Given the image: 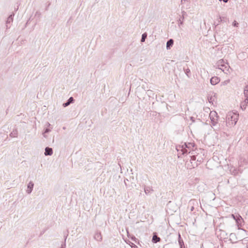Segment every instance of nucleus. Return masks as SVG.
Listing matches in <instances>:
<instances>
[{"instance_id": "obj_1", "label": "nucleus", "mask_w": 248, "mask_h": 248, "mask_svg": "<svg viewBox=\"0 0 248 248\" xmlns=\"http://www.w3.org/2000/svg\"><path fill=\"white\" fill-rule=\"evenodd\" d=\"M193 144L192 143H185L182 145H179L176 147V149L178 152V157H180L181 155H184L185 154H186L188 152L189 154L191 153L190 151V148L191 147H193Z\"/></svg>"}, {"instance_id": "obj_10", "label": "nucleus", "mask_w": 248, "mask_h": 248, "mask_svg": "<svg viewBox=\"0 0 248 248\" xmlns=\"http://www.w3.org/2000/svg\"><path fill=\"white\" fill-rule=\"evenodd\" d=\"M44 154L46 156L51 155L53 154V150L51 148L46 147L45 150Z\"/></svg>"}, {"instance_id": "obj_25", "label": "nucleus", "mask_w": 248, "mask_h": 248, "mask_svg": "<svg viewBox=\"0 0 248 248\" xmlns=\"http://www.w3.org/2000/svg\"><path fill=\"white\" fill-rule=\"evenodd\" d=\"M151 190V187L150 186H147L144 187V192L146 194H149Z\"/></svg>"}, {"instance_id": "obj_16", "label": "nucleus", "mask_w": 248, "mask_h": 248, "mask_svg": "<svg viewBox=\"0 0 248 248\" xmlns=\"http://www.w3.org/2000/svg\"><path fill=\"white\" fill-rule=\"evenodd\" d=\"M213 94H214L213 96H211L210 97H208V101L210 103H212V104L213 103V102L216 101V100H217L216 93H213Z\"/></svg>"}, {"instance_id": "obj_17", "label": "nucleus", "mask_w": 248, "mask_h": 248, "mask_svg": "<svg viewBox=\"0 0 248 248\" xmlns=\"http://www.w3.org/2000/svg\"><path fill=\"white\" fill-rule=\"evenodd\" d=\"M178 243L180 245V248H185L184 246V243L183 242V239H182L181 237V235L180 233H179L178 236Z\"/></svg>"}, {"instance_id": "obj_12", "label": "nucleus", "mask_w": 248, "mask_h": 248, "mask_svg": "<svg viewBox=\"0 0 248 248\" xmlns=\"http://www.w3.org/2000/svg\"><path fill=\"white\" fill-rule=\"evenodd\" d=\"M174 43V41L172 39H169L166 44V48L169 50L171 48Z\"/></svg>"}, {"instance_id": "obj_37", "label": "nucleus", "mask_w": 248, "mask_h": 248, "mask_svg": "<svg viewBox=\"0 0 248 248\" xmlns=\"http://www.w3.org/2000/svg\"><path fill=\"white\" fill-rule=\"evenodd\" d=\"M194 206H192V207H191V208H190V211H193L194 210Z\"/></svg>"}, {"instance_id": "obj_33", "label": "nucleus", "mask_w": 248, "mask_h": 248, "mask_svg": "<svg viewBox=\"0 0 248 248\" xmlns=\"http://www.w3.org/2000/svg\"><path fill=\"white\" fill-rule=\"evenodd\" d=\"M189 1V0H181V3H183V2H188Z\"/></svg>"}, {"instance_id": "obj_31", "label": "nucleus", "mask_w": 248, "mask_h": 248, "mask_svg": "<svg viewBox=\"0 0 248 248\" xmlns=\"http://www.w3.org/2000/svg\"><path fill=\"white\" fill-rule=\"evenodd\" d=\"M152 92V91L151 90H149L147 91L146 93L149 96H150Z\"/></svg>"}, {"instance_id": "obj_39", "label": "nucleus", "mask_w": 248, "mask_h": 248, "mask_svg": "<svg viewBox=\"0 0 248 248\" xmlns=\"http://www.w3.org/2000/svg\"><path fill=\"white\" fill-rule=\"evenodd\" d=\"M191 120L193 122H194V118H193V117H191Z\"/></svg>"}, {"instance_id": "obj_7", "label": "nucleus", "mask_w": 248, "mask_h": 248, "mask_svg": "<svg viewBox=\"0 0 248 248\" xmlns=\"http://www.w3.org/2000/svg\"><path fill=\"white\" fill-rule=\"evenodd\" d=\"M34 184L32 181H30L27 185V189L26 192L28 194H31L33 190Z\"/></svg>"}, {"instance_id": "obj_42", "label": "nucleus", "mask_w": 248, "mask_h": 248, "mask_svg": "<svg viewBox=\"0 0 248 248\" xmlns=\"http://www.w3.org/2000/svg\"><path fill=\"white\" fill-rule=\"evenodd\" d=\"M247 248H248V246H247Z\"/></svg>"}, {"instance_id": "obj_23", "label": "nucleus", "mask_w": 248, "mask_h": 248, "mask_svg": "<svg viewBox=\"0 0 248 248\" xmlns=\"http://www.w3.org/2000/svg\"><path fill=\"white\" fill-rule=\"evenodd\" d=\"M184 71H185V72L186 74V76L188 77H190V74H191L190 69L188 68H187L186 69L184 68Z\"/></svg>"}, {"instance_id": "obj_8", "label": "nucleus", "mask_w": 248, "mask_h": 248, "mask_svg": "<svg viewBox=\"0 0 248 248\" xmlns=\"http://www.w3.org/2000/svg\"><path fill=\"white\" fill-rule=\"evenodd\" d=\"M220 81L219 78L215 76L212 77L210 79V83L213 85H215Z\"/></svg>"}, {"instance_id": "obj_4", "label": "nucleus", "mask_w": 248, "mask_h": 248, "mask_svg": "<svg viewBox=\"0 0 248 248\" xmlns=\"http://www.w3.org/2000/svg\"><path fill=\"white\" fill-rule=\"evenodd\" d=\"M209 117L212 123V124L213 126L216 125L217 123V120L218 116L216 111H211L209 114Z\"/></svg>"}, {"instance_id": "obj_26", "label": "nucleus", "mask_w": 248, "mask_h": 248, "mask_svg": "<svg viewBox=\"0 0 248 248\" xmlns=\"http://www.w3.org/2000/svg\"><path fill=\"white\" fill-rule=\"evenodd\" d=\"M50 131H51L50 129H49L48 128H46V129L45 130L44 133H43L44 137H46L45 134L49 133Z\"/></svg>"}, {"instance_id": "obj_34", "label": "nucleus", "mask_w": 248, "mask_h": 248, "mask_svg": "<svg viewBox=\"0 0 248 248\" xmlns=\"http://www.w3.org/2000/svg\"><path fill=\"white\" fill-rule=\"evenodd\" d=\"M219 1H223L225 3H227L229 0H219Z\"/></svg>"}, {"instance_id": "obj_15", "label": "nucleus", "mask_w": 248, "mask_h": 248, "mask_svg": "<svg viewBox=\"0 0 248 248\" xmlns=\"http://www.w3.org/2000/svg\"><path fill=\"white\" fill-rule=\"evenodd\" d=\"M94 239L97 241H101L102 240V235L100 232H97L94 235Z\"/></svg>"}, {"instance_id": "obj_28", "label": "nucleus", "mask_w": 248, "mask_h": 248, "mask_svg": "<svg viewBox=\"0 0 248 248\" xmlns=\"http://www.w3.org/2000/svg\"><path fill=\"white\" fill-rule=\"evenodd\" d=\"M238 214H236V215H234V214H232L231 215V217L235 220V221L236 220V218H237V216H238Z\"/></svg>"}, {"instance_id": "obj_6", "label": "nucleus", "mask_w": 248, "mask_h": 248, "mask_svg": "<svg viewBox=\"0 0 248 248\" xmlns=\"http://www.w3.org/2000/svg\"><path fill=\"white\" fill-rule=\"evenodd\" d=\"M182 16L180 17L178 20V26L179 27L183 24L185 16H187V14L185 11H182Z\"/></svg>"}, {"instance_id": "obj_18", "label": "nucleus", "mask_w": 248, "mask_h": 248, "mask_svg": "<svg viewBox=\"0 0 248 248\" xmlns=\"http://www.w3.org/2000/svg\"><path fill=\"white\" fill-rule=\"evenodd\" d=\"M202 159V158H197V162H194V164L191 165V167L193 168H195V167L198 166V165H199L201 163Z\"/></svg>"}, {"instance_id": "obj_41", "label": "nucleus", "mask_w": 248, "mask_h": 248, "mask_svg": "<svg viewBox=\"0 0 248 248\" xmlns=\"http://www.w3.org/2000/svg\"><path fill=\"white\" fill-rule=\"evenodd\" d=\"M47 124L48 126H49V125H50V124H49V123H47Z\"/></svg>"}, {"instance_id": "obj_40", "label": "nucleus", "mask_w": 248, "mask_h": 248, "mask_svg": "<svg viewBox=\"0 0 248 248\" xmlns=\"http://www.w3.org/2000/svg\"><path fill=\"white\" fill-rule=\"evenodd\" d=\"M133 247H134V248H137V246H136L135 245H134Z\"/></svg>"}, {"instance_id": "obj_5", "label": "nucleus", "mask_w": 248, "mask_h": 248, "mask_svg": "<svg viewBox=\"0 0 248 248\" xmlns=\"http://www.w3.org/2000/svg\"><path fill=\"white\" fill-rule=\"evenodd\" d=\"M14 14L10 15L7 18L5 22L6 31H7L11 28V25L13 21Z\"/></svg>"}, {"instance_id": "obj_19", "label": "nucleus", "mask_w": 248, "mask_h": 248, "mask_svg": "<svg viewBox=\"0 0 248 248\" xmlns=\"http://www.w3.org/2000/svg\"><path fill=\"white\" fill-rule=\"evenodd\" d=\"M18 135V132L16 130H13L10 134L11 137H16Z\"/></svg>"}, {"instance_id": "obj_27", "label": "nucleus", "mask_w": 248, "mask_h": 248, "mask_svg": "<svg viewBox=\"0 0 248 248\" xmlns=\"http://www.w3.org/2000/svg\"><path fill=\"white\" fill-rule=\"evenodd\" d=\"M229 82H230V80H225L221 83V85L222 86L226 85L227 84H228L229 83Z\"/></svg>"}, {"instance_id": "obj_2", "label": "nucleus", "mask_w": 248, "mask_h": 248, "mask_svg": "<svg viewBox=\"0 0 248 248\" xmlns=\"http://www.w3.org/2000/svg\"><path fill=\"white\" fill-rule=\"evenodd\" d=\"M217 68L220 69L224 73L227 74V72L229 71V65L228 63H225L223 60L221 59L218 61L216 63Z\"/></svg>"}, {"instance_id": "obj_22", "label": "nucleus", "mask_w": 248, "mask_h": 248, "mask_svg": "<svg viewBox=\"0 0 248 248\" xmlns=\"http://www.w3.org/2000/svg\"><path fill=\"white\" fill-rule=\"evenodd\" d=\"M147 34L146 32L143 33L141 36V40H140L141 42H145V40L146 38H147Z\"/></svg>"}, {"instance_id": "obj_38", "label": "nucleus", "mask_w": 248, "mask_h": 248, "mask_svg": "<svg viewBox=\"0 0 248 248\" xmlns=\"http://www.w3.org/2000/svg\"><path fill=\"white\" fill-rule=\"evenodd\" d=\"M221 22H222V19L221 18V17H220V20L218 21V23H220Z\"/></svg>"}, {"instance_id": "obj_24", "label": "nucleus", "mask_w": 248, "mask_h": 248, "mask_svg": "<svg viewBox=\"0 0 248 248\" xmlns=\"http://www.w3.org/2000/svg\"><path fill=\"white\" fill-rule=\"evenodd\" d=\"M242 162H244V164H247L248 162L246 161V159L244 158H241L239 161V163H240V166H242Z\"/></svg>"}, {"instance_id": "obj_36", "label": "nucleus", "mask_w": 248, "mask_h": 248, "mask_svg": "<svg viewBox=\"0 0 248 248\" xmlns=\"http://www.w3.org/2000/svg\"><path fill=\"white\" fill-rule=\"evenodd\" d=\"M162 105L166 107H167V106H168L167 104L164 103H162Z\"/></svg>"}, {"instance_id": "obj_20", "label": "nucleus", "mask_w": 248, "mask_h": 248, "mask_svg": "<svg viewBox=\"0 0 248 248\" xmlns=\"http://www.w3.org/2000/svg\"><path fill=\"white\" fill-rule=\"evenodd\" d=\"M189 157H190V161L191 165L194 164L193 163V161H195L197 159V155H190Z\"/></svg>"}, {"instance_id": "obj_30", "label": "nucleus", "mask_w": 248, "mask_h": 248, "mask_svg": "<svg viewBox=\"0 0 248 248\" xmlns=\"http://www.w3.org/2000/svg\"><path fill=\"white\" fill-rule=\"evenodd\" d=\"M196 202V201L195 200H191L189 202V204H194V202Z\"/></svg>"}, {"instance_id": "obj_35", "label": "nucleus", "mask_w": 248, "mask_h": 248, "mask_svg": "<svg viewBox=\"0 0 248 248\" xmlns=\"http://www.w3.org/2000/svg\"><path fill=\"white\" fill-rule=\"evenodd\" d=\"M126 181H128V179H126V180H124V184H125V185L126 186H127V182Z\"/></svg>"}, {"instance_id": "obj_3", "label": "nucleus", "mask_w": 248, "mask_h": 248, "mask_svg": "<svg viewBox=\"0 0 248 248\" xmlns=\"http://www.w3.org/2000/svg\"><path fill=\"white\" fill-rule=\"evenodd\" d=\"M239 115L236 113H233L232 116L228 117L227 121L229 125H234L238 120Z\"/></svg>"}, {"instance_id": "obj_9", "label": "nucleus", "mask_w": 248, "mask_h": 248, "mask_svg": "<svg viewBox=\"0 0 248 248\" xmlns=\"http://www.w3.org/2000/svg\"><path fill=\"white\" fill-rule=\"evenodd\" d=\"M237 218H236L235 222L237 225L238 229H240V226L242 225V223L243 222V219L241 217L240 215H238Z\"/></svg>"}, {"instance_id": "obj_21", "label": "nucleus", "mask_w": 248, "mask_h": 248, "mask_svg": "<svg viewBox=\"0 0 248 248\" xmlns=\"http://www.w3.org/2000/svg\"><path fill=\"white\" fill-rule=\"evenodd\" d=\"M248 85H247L245 86L244 91V94L246 97H247V98H248Z\"/></svg>"}, {"instance_id": "obj_13", "label": "nucleus", "mask_w": 248, "mask_h": 248, "mask_svg": "<svg viewBox=\"0 0 248 248\" xmlns=\"http://www.w3.org/2000/svg\"><path fill=\"white\" fill-rule=\"evenodd\" d=\"M74 101L75 100L74 98L73 97H70L65 103L63 104L62 106L63 107H67L71 103H74Z\"/></svg>"}, {"instance_id": "obj_32", "label": "nucleus", "mask_w": 248, "mask_h": 248, "mask_svg": "<svg viewBox=\"0 0 248 248\" xmlns=\"http://www.w3.org/2000/svg\"><path fill=\"white\" fill-rule=\"evenodd\" d=\"M68 235V233H66V234L64 235V242H66V239L67 238Z\"/></svg>"}, {"instance_id": "obj_14", "label": "nucleus", "mask_w": 248, "mask_h": 248, "mask_svg": "<svg viewBox=\"0 0 248 248\" xmlns=\"http://www.w3.org/2000/svg\"><path fill=\"white\" fill-rule=\"evenodd\" d=\"M160 238L157 235L156 232H154L153 233V236L152 238V242L154 243H156L160 241Z\"/></svg>"}, {"instance_id": "obj_29", "label": "nucleus", "mask_w": 248, "mask_h": 248, "mask_svg": "<svg viewBox=\"0 0 248 248\" xmlns=\"http://www.w3.org/2000/svg\"><path fill=\"white\" fill-rule=\"evenodd\" d=\"M238 23L235 20L232 23V25L234 27H238Z\"/></svg>"}, {"instance_id": "obj_11", "label": "nucleus", "mask_w": 248, "mask_h": 248, "mask_svg": "<svg viewBox=\"0 0 248 248\" xmlns=\"http://www.w3.org/2000/svg\"><path fill=\"white\" fill-rule=\"evenodd\" d=\"M248 106V98H246L241 103V108L242 110H245L247 107Z\"/></svg>"}]
</instances>
